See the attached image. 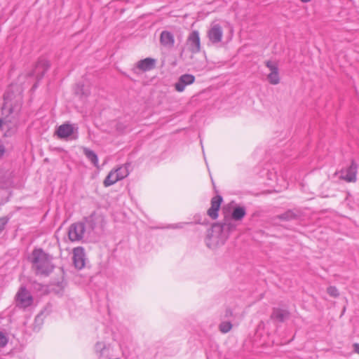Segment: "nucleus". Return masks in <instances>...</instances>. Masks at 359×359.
Instances as JSON below:
<instances>
[{"instance_id": "obj_11", "label": "nucleus", "mask_w": 359, "mask_h": 359, "mask_svg": "<svg viewBox=\"0 0 359 359\" xmlns=\"http://www.w3.org/2000/svg\"><path fill=\"white\" fill-rule=\"evenodd\" d=\"M195 81V77L192 74H185L178 79V81L175 83V88L178 92H182L185 89V87L188 85L192 84Z\"/></svg>"}, {"instance_id": "obj_1", "label": "nucleus", "mask_w": 359, "mask_h": 359, "mask_svg": "<svg viewBox=\"0 0 359 359\" xmlns=\"http://www.w3.org/2000/svg\"><path fill=\"white\" fill-rule=\"evenodd\" d=\"M29 259L36 275L48 276L55 269L53 257L41 248L34 249Z\"/></svg>"}, {"instance_id": "obj_31", "label": "nucleus", "mask_w": 359, "mask_h": 359, "mask_svg": "<svg viewBox=\"0 0 359 359\" xmlns=\"http://www.w3.org/2000/svg\"><path fill=\"white\" fill-rule=\"evenodd\" d=\"M173 228H182V224H176Z\"/></svg>"}, {"instance_id": "obj_20", "label": "nucleus", "mask_w": 359, "mask_h": 359, "mask_svg": "<svg viewBox=\"0 0 359 359\" xmlns=\"http://www.w3.org/2000/svg\"><path fill=\"white\" fill-rule=\"evenodd\" d=\"M116 171H115L114 170H111L109 172L107 176L105 177V179H104V182H103V184H104V186L105 187H110V186L114 184L118 181H119V178L116 175Z\"/></svg>"}, {"instance_id": "obj_16", "label": "nucleus", "mask_w": 359, "mask_h": 359, "mask_svg": "<svg viewBox=\"0 0 359 359\" xmlns=\"http://www.w3.org/2000/svg\"><path fill=\"white\" fill-rule=\"evenodd\" d=\"M73 261L76 268L82 269L85 266V255L82 248L74 249Z\"/></svg>"}, {"instance_id": "obj_30", "label": "nucleus", "mask_w": 359, "mask_h": 359, "mask_svg": "<svg viewBox=\"0 0 359 359\" xmlns=\"http://www.w3.org/2000/svg\"><path fill=\"white\" fill-rule=\"evenodd\" d=\"M6 118H0V128L4 126V125L6 123Z\"/></svg>"}, {"instance_id": "obj_17", "label": "nucleus", "mask_w": 359, "mask_h": 359, "mask_svg": "<svg viewBox=\"0 0 359 359\" xmlns=\"http://www.w3.org/2000/svg\"><path fill=\"white\" fill-rule=\"evenodd\" d=\"M357 170V164L352 161L350 166L346 170L345 175H341V177L348 182H354L356 181Z\"/></svg>"}, {"instance_id": "obj_22", "label": "nucleus", "mask_w": 359, "mask_h": 359, "mask_svg": "<svg viewBox=\"0 0 359 359\" xmlns=\"http://www.w3.org/2000/svg\"><path fill=\"white\" fill-rule=\"evenodd\" d=\"M83 154L95 166H98V157L93 150L88 148H83Z\"/></svg>"}, {"instance_id": "obj_15", "label": "nucleus", "mask_w": 359, "mask_h": 359, "mask_svg": "<svg viewBox=\"0 0 359 359\" xmlns=\"http://www.w3.org/2000/svg\"><path fill=\"white\" fill-rule=\"evenodd\" d=\"M49 67L50 63L46 59H39L36 65L33 74L35 75L37 78L41 79Z\"/></svg>"}, {"instance_id": "obj_21", "label": "nucleus", "mask_w": 359, "mask_h": 359, "mask_svg": "<svg viewBox=\"0 0 359 359\" xmlns=\"http://www.w3.org/2000/svg\"><path fill=\"white\" fill-rule=\"evenodd\" d=\"M130 166V163H125L118 168L114 169L116 171V175L119 178V180H121L126 178L129 175V168Z\"/></svg>"}, {"instance_id": "obj_8", "label": "nucleus", "mask_w": 359, "mask_h": 359, "mask_svg": "<svg viewBox=\"0 0 359 359\" xmlns=\"http://www.w3.org/2000/svg\"><path fill=\"white\" fill-rule=\"evenodd\" d=\"M244 316L243 311L241 308L235 306L234 308H227L224 314V318L230 321L235 322L241 320Z\"/></svg>"}, {"instance_id": "obj_3", "label": "nucleus", "mask_w": 359, "mask_h": 359, "mask_svg": "<svg viewBox=\"0 0 359 359\" xmlns=\"http://www.w3.org/2000/svg\"><path fill=\"white\" fill-rule=\"evenodd\" d=\"M15 299L16 306L22 309L29 306L33 302L30 292L24 286L20 287Z\"/></svg>"}, {"instance_id": "obj_25", "label": "nucleus", "mask_w": 359, "mask_h": 359, "mask_svg": "<svg viewBox=\"0 0 359 359\" xmlns=\"http://www.w3.org/2000/svg\"><path fill=\"white\" fill-rule=\"evenodd\" d=\"M280 219L290 220L295 217V215L290 210L284 212L278 216Z\"/></svg>"}, {"instance_id": "obj_29", "label": "nucleus", "mask_w": 359, "mask_h": 359, "mask_svg": "<svg viewBox=\"0 0 359 359\" xmlns=\"http://www.w3.org/2000/svg\"><path fill=\"white\" fill-rule=\"evenodd\" d=\"M5 152V148L4 145L0 144V157H1Z\"/></svg>"}, {"instance_id": "obj_23", "label": "nucleus", "mask_w": 359, "mask_h": 359, "mask_svg": "<svg viewBox=\"0 0 359 359\" xmlns=\"http://www.w3.org/2000/svg\"><path fill=\"white\" fill-rule=\"evenodd\" d=\"M232 327L231 321L226 320L221 322L219 325V330L222 333L226 334L232 329Z\"/></svg>"}, {"instance_id": "obj_24", "label": "nucleus", "mask_w": 359, "mask_h": 359, "mask_svg": "<svg viewBox=\"0 0 359 359\" xmlns=\"http://www.w3.org/2000/svg\"><path fill=\"white\" fill-rule=\"evenodd\" d=\"M8 341V334L6 332L0 330V346H5Z\"/></svg>"}, {"instance_id": "obj_6", "label": "nucleus", "mask_w": 359, "mask_h": 359, "mask_svg": "<svg viewBox=\"0 0 359 359\" xmlns=\"http://www.w3.org/2000/svg\"><path fill=\"white\" fill-rule=\"evenodd\" d=\"M223 36V30L219 24L212 23L210 28L208 31V37L214 44L222 41Z\"/></svg>"}, {"instance_id": "obj_19", "label": "nucleus", "mask_w": 359, "mask_h": 359, "mask_svg": "<svg viewBox=\"0 0 359 359\" xmlns=\"http://www.w3.org/2000/svg\"><path fill=\"white\" fill-rule=\"evenodd\" d=\"M246 215V209L243 206H236L231 212V218L235 221H241Z\"/></svg>"}, {"instance_id": "obj_26", "label": "nucleus", "mask_w": 359, "mask_h": 359, "mask_svg": "<svg viewBox=\"0 0 359 359\" xmlns=\"http://www.w3.org/2000/svg\"><path fill=\"white\" fill-rule=\"evenodd\" d=\"M327 292L331 297H337L339 295L337 288L334 286L328 287Z\"/></svg>"}, {"instance_id": "obj_2", "label": "nucleus", "mask_w": 359, "mask_h": 359, "mask_svg": "<svg viewBox=\"0 0 359 359\" xmlns=\"http://www.w3.org/2000/svg\"><path fill=\"white\" fill-rule=\"evenodd\" d=\"M4 102L2 107V114L6 116L18 115L20 111L22 99L20 95L13 97V93L7 91L4 95Z\"/></svg>"}, {"instance_id": "obj_14", "label": "nucleus", "mask_w": 359, "mask_h": 359, "mask_svg": "<svg viewBox=\"0 0 359 359\" xmlns=\"http://www.w3.org/2000/svg\"><path fill=\"white\" fill-rule=\"evenodd\" d=\"M156 60L151 57H147L143 60H139L135 65V69H139L142 72H148L154 69L156 66Z\"/></svg>"}, {"instance_id": "obj_28", "label": "nucleus", "mask_w": 359, "mask_h": 359, "mask_svg": "<svg viewBox=\"0 0 359 359\" xmlns=\"http://www.w3.org/2000/svg\"><path fill=\"white\" fill-rule=\"evenodd\" d=\"M353 347L354 351L356 353L359 354V344H358V343L353 344Z\"/></svg>"}, {"instance_id": "obj_18", "label": "nucleus", "mask_w": 359, "mask_h": 359, "mask_svg": "<svg viewBox=\"0 0 359 359\" xmlns=\"http://www.w3.org/2000/svg\"><path fill=\"white\" fill-rule=\"evenodd\" d=\"M160 43L162 46L168 48H172L175 44L173 34L168 31H163L160 36Z\"/></svg>"}, {"instance_id": "obj_5", "label": "nucleus", "mask_w": 359, "mask_h": 359, "mask_svg": "<svg viewBox=\"0 0 359 359\" xmlns=\"http://www.w3.org/2000/svg\"><path fill=\"white\" fill-rule=\"evenodd\" d=\"M187 44L192 53H196L201 50V41L198 31L194 30L189 34Z\"/></svg>"}, {"instance_id": "obj_7", "label": "nucleus", "mask_w": 359, "mask_h": 359, "mask_svg": "<svg viewBox=\"0 0 359 359\" xmlns=\"http://www.w3.org/2000/svg\"><path fill=\"white\" fill-rule=\"evenodd\" d=\"M265 65L271 71V72L267 76V79L269 83L273 85L279 83L280 77L277 63L271 60H267L265 62Z\"/></svg>"}, {"instance_id": "obj_12", "label": "nucleus", "mask_w": 359, "mask_h": 359, "mask_svg": "<svg viewBox=\"0 0 359 359\" xmlns=\"http://www.w3.org/2000/svg\"><path fill=\"white\" fill-rule=\"evenodd\" d=\"M222 202V197L219 195L215 196L211 199V206L208 210V215L211 219H216L218 217V211Z\"/></svg>"}, {"instance_id": "obj_10", "label": "nucleus", "mask_w": 359, "mask_h": 359, "mask_svg": "<svg viewBox=\"0 0 359 359\" xmlns=\"http://www.w3.org/2000/svg\"><path fill=\"white\" fill-rule=\"evenodd\" d=\"M77 128H75L72 124L64 123L60 126L55 131V134L60 139H67L71 137Z\"/></svg>"}, {"instance_id": "obj_32", "label": "nucleus", "mask_w": 359, "mask_h": 359, "mask_svg": "<svg viewBox=\"0 0 359 359\" xmlns=\"http://www.w3.org/2000/svg\"><path fill=\"white\" fill-rule=\"evenodd\" d=\"M311 0H301V1L304 2V3H307V2H309L311 1Z\"/></svg>"}, {"instance_id": "obj_9", "label": "nucleus", "mask_w": 359, "mask_h": 359, "mask_svg": "<svg viewBox=\"0 0 359 359\" xmlns=\"http://www.w3.org/2000/svg\"><path fill=\"white\" fill-rule=\"evenodd\" d=\"M104 217L102 215L96 212H93L90 216L85 219V226H87L90 230H94L98 226H102Z\"/></svg>"}, {"instance_id": "obj_27", "label": "nucleus", "mask_w": 359, "mask_h": 359, "mask_svg": "<svg viewBox=\"0 0 359 359\" xmlns=\"http://www.w3.org/2000/svg\"><path fill=\"white\" fill-rule=\"evenodd\" d=\"M7 222V219L5 218L0 219V231H1L4 229Z\"/></svg>"}, {"instance_id": "obj_4", "label": "nucleus", "mask_w": 359, "mask_h": 359, "mask_svg": "<svg viewBox=\"0 0 359 359\" xmlns=\"http://www.w3.org/2000/svg\"><path fill=\"white\" fill-rule=\"evenodd\" d=\"M86 226L83 222H76L72 224L68 231V236L71 241H79L84 236Z\"/></svg>"}, {"instance_id": "obj_13", "label": "nucleus", "mask_w": 359, "mask_h": 359, "mask_svg": "<svg viewBox=\"0 0 359 359\" xmlns=\"http://www.w3.org/2000/svg\"><path fill=\"white\" fill-rule=\"evenodd\" d=\"M290 317L288 310L280 308H273L271 314V319L274 321L283 323Z\"/></svg>"}]
</instances>
